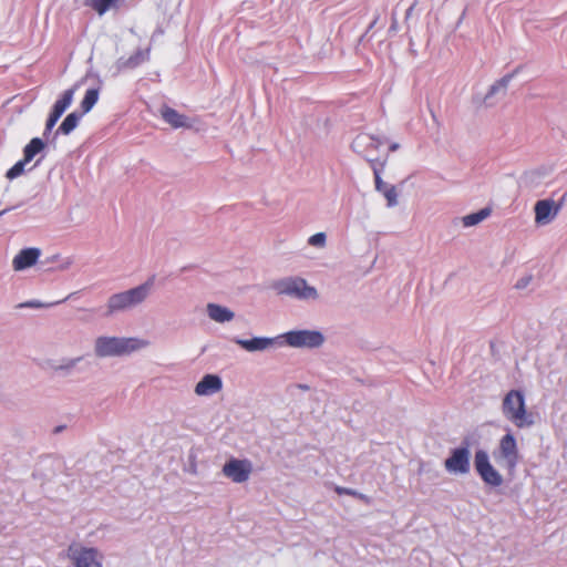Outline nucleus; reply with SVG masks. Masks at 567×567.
Returning a JSON list of instances; mask_svg holds the SVG:
<instances>
[{
    "label": "nucleus",
    "instance_id": "obj_37",
    "mask_svg": "<svg viewBox=\"0 0 567 567\" xmlns=\"http://www.w3.org/2000/svg\"><path fill=\"white\" fill-rule=\"evenodd\" d=\"M63 429H64V425H59V426L54 427L53 433L58 434V433L62 432Z\"/></svg>",
    "mask_w": 567,
    "mask_h": 567
},
{
    "label": "nucleus",
    "instance_id": "obj_9",
    "mask_svg": "<svg viewBox=\"0 0 567 567\" xmlns=\"http://www.w3.org/2000/svg\"><path fill=\"white\" fill-rule=\"evenodd\" d=\"M468 447V442L464 441L463 446L451 451V455L444 461V467L449 473L465 475L470 472L471 452Z\"/></svg>",
    "mask_w": 567,
    "mask_h": 567
},
{
    "label": "nucleus",
    "instance_id": "obj_26",
    "mask_svg": "<svg viewBox=\"0 0 567 567\" xmlns=\"http://www.w3.org/2000/svg\"><path fill=\"white\" fill-rule=\"evenodd\" d=\"M81 360H82V357H78V358H73V359H68V360L63 361V363L58 364V365L51 364L50 367L54 371H62L64 373H70Z\"/></svg>",
    "mask_w": 567,
    "mask_h": 567
},
{
    "label": "nucleus",
    "instance_id": "obj_10",
    "mask_svg": "<svg viewBox=\"0 0 567 567\" xmlns=\"http://www.w3.org/2000/svg\"><path fill=\"white\" fill-rule=\"evenodd\" d=\"M474 466L483 482L487 485L498 487L503 484V477L491 464L489 456L486 451L477 450L475 452Z\"/></svg>",
    "mask_w": 567,
    "mask_h": 567
},
{
    "label": "nucleus",
    "instance_id": "obj_18",
    "mask_svg": "<svg viewBox=\"0 0 567 567\" xmlns=\"http://www.w3.org/2000/svg\"><path fill=\"white\" fill-rule=\"evenodd\" d=\"M35 155V144H27L24 148V158L17 162L6 174L7 178L14 179L22 175L24 172L25 165L33 158Z\"/></svg>",
    "mask_w": 567,
    "mask_h": 567
},
{
    "label": "nucleus",
    "instance_id": "obj_12",
    "mask_svg": "<svg viewBox=\"0 0 567 567\" xmlns=\"http://www.w3.org/2000/svg\"><path fill=\"white\" fill-rule=\"evenodd\" d=\"M74 90L69 89L63 92V94L55 101L52 112L49 115V118L47 120L45 130H44V137L49 138L48 133L54 127L58 120L61 117V115L64 113V111L71 105L73 100Z\"/></svg>",
    "mask_w": 567,
    "mask_h": 567
},
{
    "label": "nucleus",
    "instance_id": "obj_14",
    "mask_svg": "<svg viewBox=\"0 0 567 567\" xmlns=\"http://www.w3.org/2000/svg\"><path fill=\"white\" fill-rule=\"evenodd\" d=\"M223 382L221 379L217 374H206L203 379L195 385V393L199 396L212 395L221 390Z\"/></svg>",
    "mask_w": 567,
    "mask_h": 567
},
{
    "label": "nucleus",
    "instance_id": "obj_36",
    "mask_svg": "<svg viewBox=\"0 0 567 567\" xmlns=\"http://www.w3.org/2000/svg\"><path fill=\"white\" fill-rule=\"evenodd\" d=\"M24 307L35 308V301L31 300V301H28V302L19 303L17 306V308H24Z\"/></svg>",
    "mask_w": 567,
    "mask_h": 567
},
{
    "label": "nucleus",
    "instance_id": "obj_23",
    "mask_svg": "<svg viewBox=\"0 0 567 567\" xmlns=\"http://www.w3.org/2000/svg\"><path fill=\"white\" fill-rule=\"evenodd\" d=\"M491 212H492L491 208L485 207L476 213L464 216L462 218L463 226L472 227V226L480 224L481 221H483L485 218H487L491 215Z\"/></svg>",
    "mask_w": 567,
    "mask_h": 567
},
{
    "label": "nucleus",
    "instance_id": "obj_4",
    "mask_svg": "<svg viewBox=\"0 0 567 567\" xmlns=\"http://www.w3.org/2000/svg\"><path fill=\"white\" fill-rule=\"evenodd\" d=\"M272 289L279 296H289L299 300H317L318 290L309 286L302 277H286L272 284Z\"/></svg>",
    "mask_w": 567,
    "mask_h": 567
},
{
    "label": "nucleus",
    "instance_id": "obj_21",
    "mask_svg": "<svg viewBox=\"0 0 567 567\" xmlns=\"http://www.w3.org/2000/svg\"><path fill=\"white\" fill-rule=\"evenodd\" d=\"M120 0H85L84 4L94 10L99 16H103L109 10L116 8Z\"/></svg>",
    "mask_w": 567,
    "mask_h": 567
},
{
    "label": "nucleus",
    "instance_id": "obj_28",
    "mask_svg": "<svg viewBox=\"0 0 567 567\" xmlns=\"http://www.w3.org/2000/svg\"><path fill=\"white\" fill-rule=\"evenodd\" d=\"M382 193H383L384 197L386 198L388 206L392 207L398 204V193H396L395 186L390 185Z\"/></svg>",
    "mask_w": 567,
    "mask_h": 567
},
{
    "label": "nucleus",
    "instance_id": "obj_6",
    "mask_svg": "<svg viewBox=\"0 0 567 567\" xmlns=\"http://www.w3.org/2000/svg\"><path fill=\"white\" fill-rule=\"evenodd\" d=\"M285 342L292 348L317 349L324 343V336L317 330H292L281 334Z\"/></svg>",
    "mask_w": 567,
    "mask_h": 567
},
{
    "label": "nucleus",
    "instance_id": "obj_30",
    "mask_svg": "<svg viewBox=\"0 0 567 567\" xmlns=\"http://www.w3.org/2000/svg\"><path fill=\"white\" fill-rule=\"evenodd\" d=\"M374 150V147H371L365 154H364V157L368 162L372 163L373 166H375V164H379L380 167H383L385 161H386V157L384 158H380V157H377L374 155V153L372 152Z\"/></svg>",
    "mask_w": 567,
    "mask_h": 567
},
{
    "label": "nucleus",
    "instance_id": "obj_20",
    "mask_svg": "<svg viewBox=\"0 0 567 567\" xmlns=\"http://www.w3.org/2000/svg\"><path fill=\"white\" fill-rule=\"evenodd\" d=\"M162 117L166 123L172 125L173 127H183L187 124V118L183 114H179L176 110L164 106L161 110Z\"/></svg>",
    "mask_w": 567,
    "mask_h": 567
},
{
    "label": "nucleus",
    "instance_id": "obj_22",
    "mask_svg": "<svg viewBox=\"0 0 567 567\" xmlns=\"http://www.w3.org/2000/svg\"><path fill=\"white\" fill-rule=\"evenodd\" d=\"M43 476L54 475L61 470V461L58 456L44 455L41 457Z\"/></svg>",
    "mask_w": 567,
    "mask_h": 567
},
{
    "label": "nucleus",
    "instance_id": "obj_38",
    "mask_svg": "<svg viewBox=\"0 0 567 567\" xmlns=\"http://www.w3.org/2000/svg\"><path fill=\"white\" fill-rule=\"evenodd\" d=\"M399 148V144H391L389 152H395Z\"/></svg>",
    "mask_w": 567,
    "mask_h": 567
},
{
    "label": "nucleus",
    "instance_id": "obj_35",
    "mask_svg": "<svg viewBox=\"0 0 567 567\" xmlns=\"http://www.w3.org/2000/svg\"><path fill=\"white\" fill-rule=\"evenodd\" d=\"M354 497L367 503V504H370V502H371V498L368 495L362 494L360 492H357V495Z\"/></svg>",
    "mask_w": 567,
    "mask_h": 567
},
{
    "label": "nucleus",
    "instance_id": "obj_25",
    "mask_svg": "<svg viewBox=\"0 0 567 567\" xmlns=\"http://www.w3.org/2000/svg\"><path fill=\"white\" fill-rule=\"evenodd\" d=\"M99 100V90L89 89L81 102L82 113H87Z\"/></svg>",
    "mask_w": 567,
    "mask_h": 567
},
{
    "label": "nucleus",
    "instance_id": "obj_24",
    "mask_svg": "<svg viewBox=\"0 0 567 567\" xmlns=\"http://www.w3.org/2000/svg\"><path fill=\"white\" fill-rule=\"evenodd\" d=\"M82 114L78 113H70L61 123V125L58 127L55 134L62 133V134H69L71 133L78 125L80 117Z\"/></svg>",
    "mask_w": 567,
    "mask_h": 567
},
{
    "label": "nucleus",
    "instance_id": "obj_3",
    "mask_svg": "<svg viewBox=\"0 0 567 567\" xmlns=\"http://www.w3.org/2000/svg\"><path fill=\"white\" fill-rule=\"evenodd\" d=\"M502 412L504 416L517 427H529L535 420L532 413L526 411L525 399L522 391L511 390L503 399Z\"/></svg>",
    "mask_w": 567,
    "mask_h": 567
},
{
    "label": "nucleus",
    "instance_id": "obj_5",
    "mask_svg": "<svg viewBox=\"0 0 567 567\" xmlns=\"http://www.w3.org/2000/svg\"><path fill=\"white\" fill-rule=\"evenodd\" d=\"M68 557L74 567H102L103 555L96 548L80 543L69 546Z\"/></svg>",
    "mask_w": 567,
    "mask_h": 567
},
{
    "label": "nucleus",
    "instance_id": "obj_41",
    "mask_svg": "<svg viewBox=\"0 0 567 567\" xmlns=\"http://www.w3.org/2000/svg\"><path fill=\"white\" fill-rule=\"evenodd\" d=\"M414 7H415V3L410 7V9L408 10V14L411 13V11L414 9Z\"/></svg>",
    "mask_w": 567,
    "mask_h": 567
},
{
    "label": "nucleus",
    "instance_id": "obj_43",
    "mask_svg": "<svg viewBox=\"0 0 567 567\" xmlns=\"http://www.w3.org/2000/svg\"><path fill=\"white\" fill-rule=\"evenodd\" d=\"M7 212V209L0 212V216L3 215Z\"/></svg>",
    "mask_w": 567,
    "mask_h": 567
},
{
    "label": "nucleus",
    "instance_id": "obj_33",
    "mask_svg": "<svg viewBox=\"0 0 567 567\" xmlns=\"http://www.w3.org/2000/svg\"><path fill=\"white\" fill-rule=\"evenodd\" d=\"M532 281V276H525V277H522L515 285V288L517 289H524L526 288L529 282Z\"/></svg>",
    "mask_w": 567,
    "mask_h": 567
},
{
    "label": "nucleus",
    "instance_id": "obj_39",
    "mask_svg": "<svg viewBox=\"0 0 567 567\" xmlns=\"http://www.w3.org/2000/svg\"><path fill=\"white\" fill-rule=\"evenodd\" d=\"M298 388L303 390V391H308L310 389V386L307 385V384H299Z\"/></svg>",
    "mask_w": 567,
    "mask_h": 567
},
{
    "label": "nucleus",
    "instance_id": "obj_15",
    "mask_svg": "<svg viewBox=\"0 0 567 567\" xmlns=\"http://www.w3.org/2000/svg\"><path fill=\"white\" fill-rule=\"evenodd\" d=\"M278 338L255 337L250 340L235 338L234 342L248 352L265 351L272 347Z\"/></svg>",
    "mask_w": 567,
    "mask_h": 567
},
{
    "label": "nucleus",
    "instance_id": "obj_19",
    "mask_svg": "<svg viewBox=\"0 0 567 567\" xmlns=\"http://www.w3.org/2000/svg\"><path fill=\"white\" fill-rule=\"evenodd\" d=\"M227 152L237 161L245 162L251 159L260 150H256L250 144H228Z\"/></svg>",
    "mask_w": 567,
    "mask_h": 567
},
{
    "label": "nucleus",
    "instance_id": "obj_31",
    "mask_svg": "<svg viewBox=\"0 0 567 567\" xmlns=\"http://www.w3.org/2000/svg\"><path fill=\"white\" fill-rule=\"evenodd\" d=\"M373 173H374V177H375V188H377L378 192L382 193L390 185H388L386 183H384L381 179V177H380V168H378L377 166H373Z\"/></svg>",
    "mask_w": 567,
    "mask_h": 567
},
{
    "label": "nucleus",
    "instance_id": "obj_32",
    "mask_svg": "<svg viewBox=\"0 0 567 567\" xmlns=\"http://www.w3.org/2000/svg\"><path fill=\"white\" fill-rule=\"evenodd\" d=\"M334 491H336V493H337V494H339V495H343V494H346V495H350V496H353V497L357 495V492H358V491H355V489L346 488V487H340V486H336V487H334Z\"/></svg>",
    "mask_w": 567,
    "mask_h": 567
},
{
    "label": "nucleus",
    "instance_id": "obj_17",
    "mask_svg": "<svg viewBox=\"0 0 567 567\" xmlns=\"http://www.w3.org/2000/svg\"><path fill=\"white\" fill-rule=\"evenodd\" d=\"M206 313L208 318L218 323L229 322L235 318L234 311L218 303H207Z\"/></svg>",
    "mask_w": 567,
    "mask_h": 567
},
{
    "label": "nucleus",
    "instance_id": "obj_7",
    "mask_svg": "<svg viewBox=\"0 0 567 567\" xmlns=\"http://www.w3.org/2000/svg\"><path fill=\"white\" fill-rule=\"evenodd\" d=\"M494 457L498 461L508 472H514L518 461L519 452L516 440L512 433H506L499 441L497 450L494 452Z\"/></svg>",
    "mask_w": 567,
    "mask_h": 567
},
{
    "label": "nucleus",
    "instance_id": "obj_27",
    "mask_svg": "<svg viewBox=\"0 0 567 567\" xmlns=\"http://www.w3.org/2000/svg\"><path fill=\"white\" fill-rule=\"evenodd\" d=\"M518 69H516L513 73L506 74L501 80H498L494 85H492L489 90V95L494 94L499 89H506L511 80L517 74Z\"/></svg>",
    "mask_w": 567,
    "mask_h": 567
},
{
    "label": "nucleus",
    "instance_id": "obj_13",
    "mask_svg": "<svg viewBox=\"0 0 567 567\" xmlns=\"http://www.w3.org/2000/svg\"><path fill=\"white\" fill-rule=\"evenodd\" d=\"M535 223L537 225H548L551 223L560 210V204H556L553 199H542L535 204Z\"/></svg>",
    "mask_w": 567,
    "mask_h": 567
},
{
    "label": "nucleus",
    "instance_id": "obj_1",
    "mask_svg": "<svg viewBox=\"0 0 567 567\" xmlns=\"http://www.w3.org/2000/svg\"><path fill=\"white\" fill-rule=\"evenodd\" d=\"M150 341L136 337H97L94 341V354L97 358L123 357L145 349Z\"/></svg>",
    "mask_w": 567,
    "mask_h": 567
},
{
    "label": "nucleus",
    "instance_id": "obj_40",
    "mask_svg": "<svg viewBox=\"0 0 567 567\" xmlns=\"http://www.w3.org/2000/svg\"><path fill=\"white\" fill-rule=\"evenodd\" d=\"M47 144H38V154L42 152Z\"/></svg>",
    "mask_w": 567,
    "mask_h": 567
},
{
    "label": "nucleus",
    "instance_id": "obj_29",
    "mask_svg": "<svg viewBox=\"0 0 567 567\" xmlns=\"http://www.w3.org/2000/svg\"><path fill=\"white\" fill-rule=\"evenodd\" d=\"M327 236L324 233H317L309 237L308 244L313 247L323 248L326 246Z\"/></svg>",
    "mask_w": 567,
    "mask_h": 567
},
{
    "label": "nucleus",
    "instance_id": "obj_11",
    "mask_svg": "<svg viewBox=\"0 0 567 567\" xmlns=\"http://www.w3.org/2000/svg\"><path fill=\"white\" fill-rule=\"evenodd\" d=\"M221 472L234 483H245L249 480L252 465L248 460L230 458L224 464Z\"/></svg>",
    "mask_w": 567,
    "mask_h": 567
},
{
    "label": "nucleus",
    "instance_id": "obj_8",
    "mask_svg": "<svg viewBox=\"0 0 567 567\" xmlns=\"http://www.w3.org/2000/svg\"><path fill=\"white\" fill-rule=\"evenodd\" d=\"M73 264L71 257H63L59 252L41 254L38 249V277H43L51 272L65 271Z\"/></svg>",
    "mask_w": 567,
    "mask_h": 567
},
{
    "label": "nucleus",
    "instance_id": "obj_34",
    "mask_svg": "<svg viewBox=\"0 0 567 567\" xmlns=\"http://www.w3.org/2000/svg\"><path fill=\"white\" fill-rule=\"evenodd\" d=\"M63 302V300H53V301H40L38 300L37 307L38 308H49L55 305H59Z\"/></svg>",
    "mask_w": 567,
    "mask_h": 567
},
{
    "label": "nucleus",
    "instance_id": "obj_42",
    "mask_svg": "<svg viewBox=\"0 0 567 567\" xmlns=\"http://www.w3.org/2000/svg\"><path fill=\"white\" fill-rule=\"evenodd\" d=\"M71 296H74V292H71V295H69L68 297H65L64 299H62L63 301L66 300L68 298H70Z\"/></svg>",
    "mask_w": 567,
    "mask_h": 567
},
{
    "label": "nucleus",
    "instance_id": "obj_16",
    "mask_svg": "<svg viewBox=\"0 0 567 567\" xmlns=\"http://www.w3.org/2000/svg\"><path fill=\"white\" fill-rule=\"evenodd\" d=\"M35 265V248L30 247L20 250L12 259L14 271H22Z\"/></svg>",
    "mask_w": 567,
    "mask_h": 567
},
{
    "label": "nucleus",
    "instance_id": "obj_2",
    "mask_svg": "<svg viewBox=\"0 0 567 567\" xmlns=\"http://www.w3.org/2000/svg\"><path fill=\"white\" fill-rule=\"evenodd\" d=\"M153 289V280L133 287L128 290L114 293L106 301V316L130 311L144 303Z\"/></svg>",
    "mask_w": 567,
    "mask_h": 567
}]
</instances>
